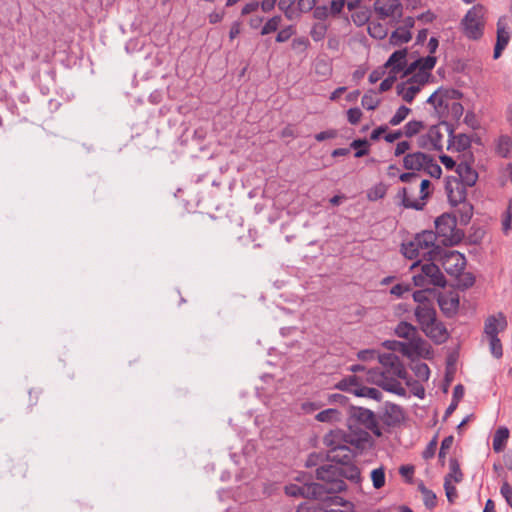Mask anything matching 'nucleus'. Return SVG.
<instances>
[{
    "instance_id": "obj_56",
    "label": "nucleus",
    "mask_w": 512,
    "mask_h": 512,
    "mask_svg": "<svg viewBox=\"0 0 512 512\" xmlns=\"http://www.w3.org/2000/svg\"><path fill=\"white\" fill-rule=\"evenodd\" d=\"M413 299L415 302H418V305H432L427 300V291L426 290H419L415 291L413 293Z\"/></svg>"
},
{
    "instance_id": "obj_40",
    "label": "nucleus",
    "mask_w": 512,
    "mask_h": 512,
    "mask_svg": "<svg viewBox=\"0 0 512 512\" xmlns=\"http://www.w3.org/2000/svg\"><path fill=\"white\" fill-rule=\"evenodd\" d=\"M361 103L367 110H374L379 105L380 100L373 93H367L362 97Z\"/></svg>"
},
{
    "instance_id": "obj_21",
    "label": "nucleus",
    "mask_w": 512,
    "mask_h": 512,
    "mask_svg": "<svg viewBox=\"0 0 512 512\" xmlns=\"http://www.w3.org/2000/svg\"><path fill=\"white\" fill-rule=\"evenodd\" d=\"M406 56L407 50L401 49L397 50L389 57L385 66L391 67V71L396 75L404 70L406 67Z\"/></svg>"
},
{
    "instance_id": "obj_64",
    "label": "nucleus",
    "mask_w": 512,
    "mask_h": 512,
    "mask_svg": "<svg viewBox=\"0 0 512 512\" xmlns=\"http://www.w3.org/2000/svg\"><path fill=\"white\" fill-rule=\"evenodd\" d=\"M394 81H395V76L387 77L386 79H384V80L380 83L379 91H380V92L388 91V90H389V89H391V87L393 86Z\"/></svg>"
},
{
    "instance_id": "obj_24",
    "label": "nucleus",
    "mask_w": 512,
    "mask_h": 512,
    "mask_svg": "<svg viewBox=\"0 0 512 512\" xmlns=\"http://www.w3.org/2000/svg\"><path fill=\"white\" fill-rule=\"evenodd\" d=\"M397 94L402 97V99L408 103L412 102L415 96L420 92L419 85H416L413 82H403L397 85L396 87Z\"/></svg>"
},
{
    "instance_id": "obj_53",
    "label": "nucleus",
    "mask_w": 512,
    "mask_h": 512,
    "mask_svg": "<svg viewBox=\"0 0 512 512\" xmlns=\"http://www.w3.org/2000/svg\"><path fill=\"white\" fill-rule=\"evenodd\" d=\"M500 493L505 498L507 504L512 507V486L504 482L500 488Z\"/></svg>"
},
{
    "instance_id": "obj_19",
    "label": "nucleus",
    "mask_w": 512,
    "mask_h": 512,
    "mask_svg": "<svg viewBox=\"0 0 512 512\" xmlns=\"http://www.w3.org/2000/svg\"><path fill=\"white\" fill-rule=\"evenodd\" d=\"M438 304L446 315L455 313L459 306V298L456 293H443L438 297Z\"/></svg>"
},
{
    "instance_id": "obj_43",
    "label": "nucleus",
    "mask_w": 512,
    "mask_h": 512,
    "mask_svg": "<svg viewBox=\"0 0 512 512\" xmlns=\"http://www.w3.org/2000/svg\"><path fill=\"white\" fill-rule=\"evenodd\" d=\"M431 177L440 178L442 174L441 167L433 161V159L429 156V160L427 165L423 168Z\"/></svg>"
},
{
    "instance_id": "obj_29",
    "label": "nucleus",
    "mask_w": 512,
    "mask_h": 512,
    "mask_svg": "<svg viewBox=\"0 0 512 512\" xmlns=\"http://www.w3.org/2000/svg\"><path fill=\"white\" fill-rule=\"evenodd\" d=\"M342 418V414L339 410L334 408L325 409L323 411H320L316 416L315 419L319 422H325V423H336L339 422Z\"/></svg>"
},
{
    "instance_id": "obj_31",
    "label": "nucleus",
    "mask_w": 512,
    "mask_h": 512,
    "mask_svg": "<svg viewBox=\"0 0 512 512\" xmlns=\"http://www.w3.org/2000/svg\"><path fill=\"white\" fill-rule=\"evenodd\" d=\"M327 30V23L323 21L316 22L310 30V36L315 42L322 41L326 37Z\"/></svg>"
},
{
    "instance_id": "obj_17",
    "label": "nucleus",
    "mask_w": 512,
    "mask_h": 512,
    "mask_svg": "<svg viewBox=\"0 0 512 512\" xmlns=\"http://www.w3.org/2000/svg\"><path fill=\"white\" fill-rule=\"evenodd\" d=\"M456 172L460 178V184L463 186L471 187L475 185L478 179V173L475 169L466 161H461L457 164Z\"/></svg>"
},
{
    "instance_id": "obj_47",
    "label": "nucleus",
    "mask_w": 512,
    "mask_h": 512,
    "mask_svg": "<svg viewBox=\"0 0 512 512\" xmlns=\"http://www.w3.org/2000/svg\"><path fill=\"white\" fill-rule=\"evenodd\" d=\"M414 370H415L416 376L420 380H424V381L428 380L429 375H430V370H429V367L427 366V364H425V363L416 364L414 367Z\"/></svg>"
},
{
    "instance_id": "obj_48",
    "label": "nucleus",
    "mask_w": 512,
    "mask_h": 512,
    "mask_svg": "<svg viewBox=\"0 0 512 512\" xmlns=\"http://www.w3.org/2000/svg\"><path fill=\"white\" fill-rule=\"evenodd\" d=\"M426 507L433 508L436 505V495L425 487L421 488Z\"/></svg>"
},
{
    "instance_id": "obj_54",
    "label": "nucleus",
    "mask_w": 512,
    "mask_h": 512,
    "mask_svg": "<svg viewBox=\"0 0 512 512\" xmlns=\"http://www.w3.org/2000/svg\"><path fill=\"white\" fill-rule=\"evenodd\" d=\"M453 441H454L453 436H447L443 439V441L441 443L440 451H439L440 459L445 457L446 451L451 448V446L453 445Z\"/></svg>"
},
{
    "instance_id": "obj_15",
    "label": "nucleus",
    "mask_w": 512,
    "mask_h": 512,
    "mask_svg": "<svg viewBox=\"0 0 512 512\" xmlns=\"http://www.w3.org/2000/svg\"><path fill=\"white\" fill-rule=\"evenodd\" d=\"M419 145L423 148L442 150L443 148V133L440 126L434 125L430 127L426 135L419 138Z\"/></svg>"
},
{
    "instance_id": "obj_27",
    "label": "nucleus",
    "mask_w": 512,
    "mask_h": 512,
    "mask_svg": "<svg viewBox=\"0 0 512 512\" xmlns=\"http://www.w3.org/2000/svg\"><path fill=\"white\" fill-rule=\"evenodd\" d=\"M471 146V139L466 134H458L452 136L449 140L448 149H453L455 151L461 152L466 151Z\"/></svg>"
},
{
    "instance_id": "obj_20",
    "label": "nucleus",
    "mask_w": 512,
    "mask_h": 512,
    "mask_svg": "<svg viewBox=\"0 0 512 512\" xmlns=\"http://www.w3.org/2000/svg\"><path fill=\"white\" fill-rule=\"evenodd\" d=\"M507 322L504 316L501 314L489 317L485 322V334L489 337H498V333L506 328Z\"/></svg>"
},
{
    "instance_id": "obj_62",
    "label": "nucleus",
    "mask_w": 512,
    "mask_h": 512,
    "mask_svg": "<svg viewBox=\"0 0 512 512\" xmlns=\"http://www.w3.org/2000/svg\"><path fill=\"white\" fill-rule=\"evenodd\" d=\"M313 15L316 19L324 20L329 15V10L325 6H318L314 8Z\"/></svg>"
},
{
    "instance_id": "obj_52",
    "label": "nucleus",
    "mask_w": 512,
    "mask_h": 512,
    "mask_svg": "<svg viewBox=\"0 0 512 512\" xmlns=\"http://www.w3.org/2000/svg\"><path fill=\"white\" fill-rule=\"evenodd\" d=\"M362 117V112L359 108H350L347 111V119L350 124H357Z\"/></svg>"
},
{
    "instance_id": "obj_9",
    "label": "nucleus",
    "mask_w": 512,
    "mask_h": 512,
    "mask_svg": "<svg viewBox=\"0 0 512 512\" xmlns=\"http://www.w3.org/2000/svg\"><path fill=\"white\" fill-rule=\"evenodd\" d=\"M458 95L456 90L438 89L427 99V103L433 106L434 113L438 118H447L449 102L456 99Z\"/></svg>"
},
{
    "instance_id": "obj_5",
    "label": "nucleus",
    "mask_w": 512,
    "mask_h": 512,
    "mask_svg": "<svg viewBox=\"0 0 512 512\" xmlns=\"http://www.w3.org/2000/svg\"><path fill=\"white\" fill-rule=\"evenodd\" d=\"M421 261L414 262L410 269L415 271L412 277L413 283L418 287L438 286L444 287L446 279L439 267L433 262L420 264Z\"/></svg>"
},
{
    "instance_id": "obj_18",
    "label": "nucleus",
    "mask_w": 512,
    "mask_h": 512,
    "mask_svg": "<svg viewBox=\"0 0 512 512\" xmlns=\"http://www.w3.org/2000/svg\"><path fill=\"white\" fill-rule=\"evenodd\" d=\"M429 155L422 152H414L407 154L403 159V166L407 170H422L427 165Z\"/></svg>"
},
{
    "instance_id": "obj_7",
    "label": "nucleus",
    "mask_w": 512,
    "mask_h": 512,
    "mask_svg": "<svg viewBox=\"0 0 512 512\" xmlns=\"http://www.w3.org/2000/svg\"><path fill=\"white\" fill-rule=\"evenodd\" d=\"M362 377L357 375H350L343 378L336 384V388L342 391L352 393L358 397H366L374 400H380L381 392L372 387H367L363 384Z\"/></svg>"
},
{
    "instance_id": "obj_51",
    "label": "nucleus",
    "mask_w": 512,
    "mask_h": 512,
    "mask_svg": "<svg viewBox=\"0 0 512 512\" xmlns=\"http://www.w3.org/2000/svg\"><path fill=\"white\" fill-rule=\"evenodd\" d=\"M430 185H431V183L429 180L423 179V180H421L419 185L415 186V187H417V189L419 188L420 199L423 202H425V200L427 199V197L430 194V191H429Z\"/></svg>"
},
{
    "instance_id": "obj_57",
    "label": "nucleus",
    "mask_w": 512,
    "mask_h": 512,
    "mask_svg": "<svg viewBox=\"0 0 512 512\" xmlns=\"http://www.w3.org/2000/svg\"><path fill=\"white\" fill-rule=\"evenodd\" d=\"M419 178H420L419 175L414 172L402 173L399 177L401 182L410 183V186H412L414 183L418 182Z\"/></svg>"
},
{
    "instance_id": "obj_33",
    "label": "nucleus",
    "mask_w": 512,
    "mask_h": 512,
    "mask_svg": "<svg viewBox=\"0 0 512 512\" xmlns=\"http://www.w3.org/2000/svg\"><path fill=\"white\" fill-rule=\"evenodd\" d=\"M371 480L375 489H380L385 485V470L383 467L376 468L371 472Z\"/></svg>"
},
{
    "instance_id": "obj_58",
    "label": "nucleus",
    "mask_w": 512,
    "mask_h": 512,
    "mask_svg": "<svg viewBox=\"0 0 512 512\" xmlns=\"http://www.w3.org/2000/svg\"><path fill=\"white\" fill-rule=\"evenodd\" d=\"M409 291H410L409 285L396 284L391 288L390 293L397 297H402L405 293H407Z\"/></svg>"
},
{
    "instance_id": "obj_22",
    "label": "nucleus",
    "mask_w": 512,
    "mask_h": 512,
    "mask_svg": "<svg viewBox=\"0 0 512 512\" xmlns=\"http://www.w3.org/2000/svg\"><path fill=\"white\" fill-rule=\"evenodd\" d=\"M510 39V33L509 31L502 26L501 22H498L497 25V41L494 47V54L493 57L495 59L499 58L501 56L502 51L505 49V47L508 45Z\"/></svg>"
},
{
    "instance_id": "obj_11",
    "label": "nucleus",
    "mask_w": 512,
    "mask_h": 512,
    "mask_svg": "<svg viewBox=\"0 0 512 512\" xmlns=\"http://www.w3.org/2000/svg\"><path fill=\"white\" fill-rule=\"evenodd\" d=\"M455 225L454 218L447 214H443L436 219V231L434 233L438 237V242L441 245L447 246L453 243Z\"/></svg>"
},
{
    "instance_id": "obj_41",
    "label": "nucleus",
    "mask_w": 512,
    "mask_h": 512,
    "mask_svg": "<svg viewBox=\"0 0 512 512\" xmlns=\"http://www.w3.org/2000/svg\"><path fill=\"white\" fill-rule=\"evenodd\" d=\"M463 114V106L461 103L455 101V99L450 100L449 108H448V117L451 116L452 119H459Z\"/></svg>"
},
{
    "instance_id": "obj_26",
    "label": "nucleus",
    "mask_w": 512,
    "mask_h": 512,
    "mask_svg": "<svg viewBox=\"0 0 512 512\" xmlns=\"http://www.w3.org/2000/svg\"><path fill=\"white\" fill-rule=\"evenodd\" d=\"M508 438H509V430L506 427H499L495 431L494 436H493V443H492L493 450L496 453L502 452L506 447Z\"/></svg>"
},
{
    "instance_id": "obj_44",
    "label": "nucleus",
    "mask_w": 512,
    "mask_h": 512,
    "mask_svg": "<svg viewBox=\"0 0 512 512\" xmlns=\"http://www.w3.org/2000/svg\"><path fill=\"white\" fill-rule=\"evenodd\" d=\"M490 351L492 355L499 359L502 357V344L498 337H489Z\"/></svg>"
},
{
    "instance_id": "obj_55",
    "label": "nucleus",
    "mask_w": 512,
    "mask_h": 512,
    "mask_svg": "<svg viewBox=\"0 0 512 512\" xmlns=\"http://www.w3.org/2000/svg\"><path fill=\"white\" fill-rule=\"evenodd\" d=\"M444 488L448 501L452 503L454 498L457 496V491L455 486L451 485L448 478H445Z\"/></svg>"
},
{
    "instance_id": "obj_1",
    "label": "nucleus",
    "mask_w": 512,
    "mask_h": 512,
    "mask_svg": "<svg viewBox=\"0 0 512 512\" xmlns=\"http://www.w3.org/2000/svg\"><path fill=\"white\" fill-rule=\"evenodd\" d=\"M348 432L334 430L324 437L328 458L337 463H347L353 458V449H359L369 440V432L382 435L375 414L366 408L351 406L347 418Z\"/></svg>"
},
{
    "instance_id": "obj_13",
    "label": "nucleus",
    "mask_w": 512,
    "mask_h": 512,
    "mask_svg": "<svg viewBox=\"0 0 512 512\" xmlns=\"http://www.w3.org/2000/svg\"><path fill=\"white\" fill-rule=\"evenodd\" d=\"M285 493L291 497L321 498V486L313 482L301 486L289 484L285 486Z\"/></svg>"
},
{
    "instance_id": "obj_35",
    "label": "nucleus",
    "mask_w": 512,
    "mask_h": 512,
    "mask_svg": "<svg viewBox=\"0 0 512 512\" xmlns=\"http://www.w3.org/2000/svg\"><path fill=\"white\" fill-rule=\"evenodd\" d=\"M449 468L450 472L445 478H448L449 482L451 480H454L456 483L460 482L462 480V472L456 459H450Z\"/></svg>"
},
{
    "instance_id": "obj_49",
    "label": "nucleus",
    "mask_w": 512,
    "mask_h": 512,
    "mask_svg": "<svg viewBox=\"0 0 512 512\" xmlns=\"http://www.w3.org/2000/svg\"><path fill=\"white\" fill-rule=\"evenodd\" d=\"M511 203L508 206V209L506 210L503 220H502V230L505 234H508V232L512 228V212H511Z\"/></svg>"
},
{
    "instance_id": "obj_42",
    "label": "nucleus",
    "mask_w": 512,
    "mask_h": 512,
    "mask_svg": "<svg viewBox=\"0 0 512 512\" xmlns=\"http://www.w3.org/2000/svg\"><path fill=\"white\" fill-rule=\"evenodd\" d=\"M429 77L430 73L428 71L417 70V72H415L408 81L419 85V88L421 89V87L428 82Z\"/></svg>"
},
{
    "instance_id": "obj_45",
    "label": "nucleus",
    "mask_w": 512,
    "mask_h": 512,
    "mask_svg": "<svg viewBox=\"0 0 512 512\" xmlns=\"http://www.w3.org/2000/svg\"><path fill=\"white\" fill-rule=\"evenodd\" d=\"M318 0H292V2L296 5L297 9L301 12H308L312 10Z\"/></svg>"
},
{
    "instance_id": "obj_39",
    "label": "nucleus",
    "mask_w": 512,
    "mask_h": 512,
    "mask_svg": "<svg viewBox=\"0 0 512 512\" xmlns=\"http://www.w3.org/2000/svg\"><path fill=\"white\" fill-rule=\"evenodd\" d=\"M368 32L371 37L376 39H383L387 34L384 26L379 23H370L368 26Z\"/></svg>"
},
{
    "instance_id": "obj_4",
    "label": "nucleus",
    "mask_w": 512,
    "mask_h": 512,
    "mask_svg": "<svg viewBox=\"0 0 512 512\" xmlns=\"http://www.w3.org/2000/svg\"><path fill=\"white\" fill-rule=\"evenodd\" d=\"M415 317L424 334L435 343H443L448 338L445 325L437 319L436 310L432 305H418Z\"/></svg>"
},
{
    "instance_id": "obj_61",
    "label": "nucleus",
    "mask_w": 512,
    "mask_h": 512,
    "mask_svg": "<svg viewBox=\"0 0 512 512\" xmlns=\"http://www.w3.org/2000/svg\"><path fill=\"white\" fill-rule=\"evenodd\" d=\"M345 476L346 478L358 482L360 479V471L356 467H350L347 469V473H344L342 470V476Z\"/></svg>"
},
{
    "instance_id": "obj_60",
    "label": "nucleus",
    "mask_w": 512,
    "mask_h": 512,
    "mask_svg": "<svg viewBox=\"0 0 512 512\" xmlns=\"http://www.w3.org/2000/svg\"><path fill=\"white\" fill-rule=\"evenodd\" d=\"M337 136V131L334 129L322 131L315 135V139L319 142L324 141L326 139H333Z\"/></svg>"
},
{
    "instance_id": "obj_25",
    "label": "nucleus",
    "mask_w": 512,
    "mask_h": 512,
    "mask_svg": "<svg viewBox=\"0 0 512 512\" xmlns=\"http://www.w3.org/2000/svg\"><path fill=\"white\" fill-rule=\"evenodd\" d=\"M436 61H437L436 57L432 56V55H429V56L423 57V58H419L418 60H416L409 66V68L407 69V72L412 73L416 70H421V71H428L430 73V71L434 68V66L436 64Z\"/></svg>"
},
{
    "instance_id": "obj_63",
    "label": "nucleus",
    "mask_w": 512,
    "mask_h": 512,
    "mask_svg": "<svg viewBox=\"0 0 512 512\" xmlns=\"http://www.w3.org/2000/svg\"><path fill=\"white\" fill-rule=\"evenodd\" d=\"M410 149V143L408 141H401L396 145L395 156L405 154Z\"/></svg>"
},
{
    "instance_id": "obj_16",
    "label": "nucleus",
    "mask_w": 512,
    "mask_h": 512,
    "mask_svg": "<svg viewBox=\"0 0 512 512\" xmlns=\"http://www.w3.org/2000/svg\"><path fill=\"white\" fill-rule=\"evenodd\" d=\"M416 191L417 187L410 186L404 187L398 192L397 197L401 200V204L405 208L421 210L425 205V202H423L420 198H415Z\"/></svg>"
},
{
    "instance_id": "obj_37",
    "label": "nucleus",
    "mask_w": 512,
    "mask_h": 512,
    "mask_svg": "<svg viewBox=\"0 0 512 512\" xmlns=\"http://www.w3.org/2000/svg\"><path fill=\"white\" fill-rule=\"evenodd\" d=\"M499 183L501 186L512 184V163H508L499 170Z\"/></svg>"
},
{
    "instance_id": "obj_14",
    "label": "nucleus",
    "mask_w": 512,
    "mask_h": 512,
    "mask_svg": "<svg viewBox=\"0 0 512 512\" xmlns=\"http://www.w3.org/2000/svg\"><path fill=\"white\" fill-rule=\"evenodd\" d=\"M395 333L400 338H405L413 351H417L424 341L418 336L416 328L408 322H400L395 328Z\"/></svg>"
},
{
    "instance_id": "obj_36",
    "label": "nucleus",
    "mask_w": 512,
    "mask_h": 512,
    "mask_svg": "<svg viewBox=\"0 0 512 512\" xmlns=\"http://www.w3.org/2000/svg\"><path fill=\"white\" fill-rule=\"evenodd\" d=\"M350 147L355 149V157L360 158L365 156L368 153V141L366 139H356L351 144Z\"/></svg>"
},
{
    "instance_id": "obj_23",
    "label": "nucleus",
    "mask_w": 512,
    "mask_h": 512,
    "mask_svg": "<svg viewBox=\"0 0 512 512\" xmlns=\"http://www.w3.org/2000/svg\"><path fill=\"white\" fill-rule=\"evenodd\" d=\"M495 152L502 158L512 157V136L500 135L495 140Z\"/></svg>"
},
{
    "instance_id": "obj_6",
    "label": "nucleus",
    "mask_w": 512,
    "mask_h": 512,
    "mask_svg": "<svg viewBox=\"0 0 512 512\" xmlns=\"http://www.w3.org/2000/svg\"><path fill=\"white\" fill-rule=\"evenodd\" d=\"M342 468L334 464H325L316 469V477L323 483L321 486V497L324 493L335 494L346 489V483L340 478Z\"/></svg>"
},
{
    "instance_id": "obj_8",
    "label": "nucleus",
    "mask_w": 512,
    "mask_h": 512,
    "mask_svg": "<svg viewBox=\"0 0 512 512\" xmlns=\"http://www.w3.org/2000/svg\"><path fill=\"white\" fill-rule=\"evenodd\" d=\"M484 7L481 5L473 6L462 21L465 35L470 39H479L483 34L484 28Z\"/></svg>"
},
{
    "instance_id": "obj_2",
    "label": "nucleus",
    "mask_w": 512,
    "mask_h": 512,
    "mask_svg": "<svg viewBox=\"0 0 512 512\" xmlns=\"http://www.w3.org/2000/svg\"><path fill=\"white\" fill-rule=\"evenodd\" d=\"M361 361L377 358L381 368L369 369L365 381L382 387L384 390L398 395H404L405 389L401 380L407 379V371L399 357L393 353L379 354L373 349L361 350L357 354Z\"/></svg>"
},
{
    "instance_id": "obj_12",
    "label": "nucleus",
    "mask_w": 512,
    "mask_h": 512,
    "mask_svg": "<svg viewBox=\"0 0 512 512\" xmlns=\"http://www.w3.org/2000/svg\"><path fill=\"white\" fill-rule=\"evenodd\" d=\"M374 9L380 18L399 19L402 16V4L399 0H376Z\"/></svg>"
},
{
    "instance_id": "obj_38",
    "label": "nucleus",
    "mask_w": 512,
    "mask_h": 512,
    "mask_svg": "<svg viewBox=\"0 0 512 512\" xmlns=\"http://www.w3.org/2000/svg\"><path fill=\"white\" fill-rule=\"evenodd\" d=\"M410 108L402 105L400 106L396 113L393 115V117L389 120V124L392 125V126H397L399 125L402 121L405 120V118L408 116V114L410 113Z\"/></svg>"
},
{
    "instance_id": "obj_46",
    "label": "nucleus",
    "mask_w": 512,
    "mask_h": 512,
    "mask_svg": "<svg viewBox=\"0 0 512 512\" xmlns=\"http://www.w3.org/2000/svg\"><path fill=\"white\" fill-rule=\"evenodd\" d=\"M280 19L277 17L271 18L268 20L264 26L262 27L261 33L263 35L270 34L272 32H275L279 27Z\"/></svg>"
},
{
    "instance_id": "obj_3",
    "label": "nucleus",
    "mask_w": 512,
    "mask_h": 512,
    "mask_svg": "<svg viewBox=\"0 0 512 512\" xmlns=\"http://www.w3.org/2000/svg\"><path fill=\"white\" fill-rule=\"evenodd\" d=\"M401 252L410 260L436 261L441 256L442 245L438 242L434 231L425 230L418 233L411 241L403 243Z\"/></svg>"
},
{
    "instance_id": "obj_32",
    "label": "nucleus",
    "mask_w": 512,
    "mask_h": 512,
    "mask_svg": "<svg viewBox=\"0 0 512 512\" xmlns=\"http://www.w3.org/2000/svg\"><path fill=\"white\" fill-rule=\"evenodd\" d=\"M383 345L389 350L400 351L404 355H411L414 352L413 349L407 343L404 342L388 340L385 341Z\"/></svg>"
},
{
    "instance_id": "obj_34",
    "label": "nucleus",
    "mask_w": 512,
    "mask_h": 512,
    "mask_svg": "<svg viewBox=\"0 0 512 512\" xmlns=\"http://www.w3.org/2000/svg\"><path fill=\"white\" fill-rule=\"evenodd\" d=\"M423 127H424L423 122L417 121V120H411L404 126V130L402 132H403V135H405L407 137H412V136L416 135L417 133H419L423 129Z\"/></svg>"
},
{
    "instance_id": "obj_30",
    "label": "nucleus",
    "mask_w": 512,
    "mask_h": 512,
    "mask_svg": "<svg viewBox=\"0 0 512 512\" xmlns=\"http://www.w3.org/2000/svg\"><path fill=\"white\" fill-rule=\"evenodd\" d=\"M411 39V32L407 27L397 28L390 37V42L394 45L406 43Z\"/></svg>"
},
{
    "instance_id": "obj_50",
    "label": "nucleus",
    "mask_w": 512,
    "mask_h": 512,
    "mask_svg": "<svg viewBox=\"0 0 512 512\" xmlns=\"http://www.w3.org/2000/svg\"><path fill=\"white\" fill-rule=\"evenodd\" d=\"M386 189L383 185H377L368 192V199L375 201L384 197Z\"/></svg>"
},
{
    "instance_id": "obj_59",
    "label": "nucleus",
    "mask_w": 512,
    "mask_h": 512,
    "mask_svg": "<svg viewBox=\"0 0 512 512\" xmlns=\"http://www.w3.org/2000/svg\"><path fill=\"white\" fill-rule=\"evenodd\" d=\"M345 3H346L345 0H332L330 3V11L329 12L333 15L339 14L343 10Z\"/></svg>"
},
{
    "instance_id": "obj_10",
    "label": "nucleus",
    "mask_w": 512,
    "mask_h": 512,
    "mask_svg": "<svg viewBox=\"0 0 512 512\" xmlns=\"http://www.w3.org/2000/svg\"><path fill=\"white\" fill-rule=\"evenodd\" d=\"M437 261L441 262L443 269L451 276H459L465 268L466 259L463 254L458 251H444L442 249L441 256Z\"/></svg>"
},
{
    "instance_id": "obj_28",
    "label": "nucleus",
    "mask_w": 512,
    "mask_h": 512,
    "mask_svg": "<svg viewBox=\"0 0 512 512\" xmlns=\"http://www.w3.org/2000/svg\"><path fill=\"white\" fill-rule=\"evenodd\" d=\"M454 184H455V188H456V191L453 190V183L452 182H449L446 186V189H447V192H448V197H449V200L452 204L456 205L457 203H460L462 201L465 200L466 198V193H465V189H464V186L462 184H460L459 182L457 181H454Z\"/></svg>"
}]
</instances>
